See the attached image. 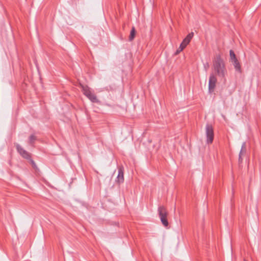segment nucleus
Wrapping results in <instances>:
<instances>
[{
    "instance_id": "obj_12",
    "label": "nucleus",
    "mask_w": 261,
    "mask_h": 261,
    "mask_svg": "<svg viewBox=\"0 0 261 261\" xmlns=\"http://www.w3.org/2000/svg\"><path fill=\"white\" fill-rule=\"evenodd\" d=\"M37 140V137L34 135H31L29 138V141L28 143L29 144H30L31 146H34V144L35 143V141Z\"/></svg>"
},
{
    "instance_id": "obj_7",
    "label": "nucleus",
    "mask_w": 261,
    "mask_h": 261,
    "mask_svg": "<svg viewBox=\"0 0 261 261\" xmlns=\"http://www.w3.org/2000/svg\"><path fill=\"white\" fill-rule=\"evenodd\" d=\"M80 87L82 89V91L83 94L87 97V95H89L91 94L92 91L91 89L87 85H84L83 84H80Z\"/></svg>"
},
{
    "instance_id": "obj_15",
    "label": "nucleus",
    "mask_w": 261,
    "mask_h": 261,
    "mask_svg": "<svg viewBox=\"0 0 261 261\" xmlns=\"http://www.w3.org/2000/svg\"><path fill=\"white\" fill-rule=\"evenodd\" d=\"M186 46H185L184 44H182L181 43L180 44L179 47L176 50L175 54L177 55L178 54L180 51H181Z\"/></svg>"
},
{
    "instance_id": "obj_9",
    "label": "nucleus",
    "mask_w": 261,
    "mask_h": 261,
    "mask_svg": "<svg viewBox=\"0 0 261 261\" xmlns=\"http://www.w3.org/2000/svg\"><path fill=\"white\" fill-rule=\"evenodd\" d=\"M246 143L244 142L242 145L240 153H239V162L240 163L242 162L243 159L242 158V155H244L246 153Z\"/></svg>"
},
{
    "instance_id": "obj_1",
    "label": "nucleus",
    "mask_w": 261,
    "mask_h": 261,
    "mask_svg": "<svg viewBox=\"0 0 261 261\" xmlns=\"http://www.w3.org/2000/svg\"><path fill=\"white\" fill-rule=\"evenodd\" d=\"M213 69L214 71V75L226 81V75L227 74V70L226 67L225 63L220 54L217 55L213 60Z\"/></svg>"
},
{
    "instance_id": "obj_10",
    "label": "nucleus",
    "mask_w": 261,
    "mask_h": 261,
    "mask_svg": "<svg viewBox=\"0 0 261 261\" xmlns=\"http://www.w3.org/2000/svg\"><path fill=\"white\" fill-rule=\"evenodd\" d=\"M234 66L236 70L239 72H241V67L240 64L237 59L231 61Z\"/></svg>"
},
{
    "instance_id": "obj_13",
    "label": "nucleus",
    "mask_w": 261,
    "mask_h": 261,
    "mask_svg": "<svg viewBox=\"0 0 261 261\" xmlns=\"http://www.w3.org/2000/svg\"><path fill=\"white\" fill-rule=\"evenodd\" d=\"M135 35H136V30H135V28L133 27L130 31V34L129 36V40L130 41H132V40H133L135 37Z\"/></svg>"
},
{
    "instance_id": "obj_11",
    "label": "nucleus",
    "mask_w": 261,
    "mask_h": 261,
    "mask_svg": "<svg viewBox=\"0 0 261 261\" xmlns=\"http://www.w3.org/2000/svg\"><path fill=\"white\" fill-rule=\"evenodd\" d=\"M87 97L93 103H99L100 101L97 98V96L95 94L92 92L89 95H87Z\"/></svg>"
},
{
    "instance_id": "obj_4",
    "label": "nucleus",
    "mask_w": 261,
    "mask_h": 261,
    "mask_svg": "<svg viewBox=\"0 0 261 261\" xmlns=\"http://www.w3.org/2000/svg\"><path fill=\"white\" fill-rule=\"evenodd\" d=\"M217 79L214 73H212L210 74L208 81V90L210 93H212L215 87Z\"/></svg>"
},
{
    "instance_id": "obj_5",
    "label": "nucleus",
    "mask_w": 261,
    "mask_h": 261,
    "mask_svg": "<svg viewBox=\"0 0 261 261\" xmlns=\"http://www.w3.org/2000/svg\"><path fill=\"white\" fill-rule=\"evenodd\" d=\"M15 147L17 150V151L19 153V154L24 159L27 160L30 159L31 154L24 150L19 144L16 143L15 145Z\"/></svg>"
},
{
    "instance_id": "obj_2",
    "label": "nucleus",
    "mask_w": 261,
    "mask_h": 261,
    "mask_svg": "<svg viewBox=\"0 0 261 261\" xmlns=\"http://www.w3.org/2000/svg\"><path fill=\"white\" fill-rule=\"evenodd\" d=\"M158 211L162 223L164 226L167 227L169 223L167 219L168 212L167 210L164 206H160L158 207Z\"/></svg>"
},
{
    "instance_id": "obj_14",
    "label": "nucleus",
    "mask_w": 261,
    "mask_h": 261,
    "mask_svg": "<svg viewBox=\"0 0 261 261\" xmlns=\"http://www.w3.org/2000/svg\"><path fill=\"white\" fill-rule=\"evenodd\" d=\"M229 55L230 61L237 59L234 51L231 49L229 50Z\"/></svg>"
},
{
    "instance_id": "obj_16",
    "label": "nucleus",
    "mask_w": 261,
    "mask_h": 261,
    "mask_svg": "<svg viewBox=\"0 0 261 261\" xmlns=\"http://www.w3.org/2000/svg\"><path fill=\"white\" fill-rule=\"evenodd\" d=\"M28 160L30 161V163H31L32 166L34 168H36V165L35 162L31 159V156H30V159H28Z\"/></svg>"
},
{
    "instance_id": "obj_6",
    "label": "nucleus",
    "mask_w": 261,
    "mask_h": 261,
    "mask_svg": "<svg viewBox=\"0 0 261 261\" xmlns=\"http://www.w3.org/2000/svg\"><path fill=\"white\" fill-rule=\"evenodd\" d=\"M124 168L122 166H120L118 167V173L116 179V182L120 184L124 182Z\"/></svg>"
},
{
    "instance_id": "obj_3",
    "label": "nucleus",
    "mask_w": 261,
    "mask_h": 261,
    "mask_svg": "<svg viewBox=\"0 0 261 261\" xmlns=\"http://www.w3.org/2000/svg\"><path fill=\"white\" fill-rule=\"evenodd\" d=\"M206 135V142L207 144H211L214 140V129L212 125L207 124L205 126Z\"/></svg>"
},
{
    "instance_id": "obj_8",
    "label": "nucleus",
    "mask_w": 261,
    "mask_h": 261,
    "mask_svg": "<svg viewBox=\"0 0 261 261\" xmlns=\"http://www.w3.org/2000/svg\"><path fill=\"white\" fill-rule=\"evenodd\" d=\"M194 36V33L191 32L189 33L186 37L183 40L181 43L185 45V46H187V45L190 43L191 39L193 38Z\"/></svg>"
}]
</instances>
